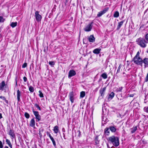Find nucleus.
Returning <instances> with one entry per match:
<instances>
[{
	"label": "nucleus",
	"instance_id": "39448f33",
	"mask_svg": "<svg viewBox=\"0 0 148 148\" xmlns=\"http://www.w3.org/2000/svg\"><path fill=\"white\" fill-rule=\"evenodd\" d=\"M35 16L37 21L39 22L41 21L42 17L41 15L39 14V12L38 11H36L35 12Z\"/></svg>",
	"mask_w": 148,
	"mask_h": 148
},
{
	"label": "nucleus",
	"instance_id": "473e14b6",
	"mask_svg": "<svg viewBox=\"0 0 148 148\" xmlns=\"http://www.w3.org/2000/svg\"><path fill=\"white\" fill-rule=\"evenodd\" d=\"M5 21V19L3 16H0V23H3Z\"/></svg>",
	"mask_w": 148,
	"mask_h": 148
},
{
	"label": "nucleus",
	"instance_id": "dca6fc26",
	"mask_svg": "<svg viewBox=\"0 0 148 148\" xmlns=\"http://www.w3.org/2000/svg\"><path fill=\"white\" fill-rule=\"evenodd\" d=\"M124 21H122L118 23L116 29L117 30H118L120 29L121 26L123 24Z\"/></svg>",
	"mask_w": 148,
	"mask_h": 148
},
{
	"label": "nucleus",
	"instance_id": "f3484780",
	"mask_svg": "<svg viewBox=\"0 0 148 148\" xmlns=\"http://www.w3.org/2000/svg\"><path fill=\"white\" fill-rule=\"evenodd\" d=\"M101 50V49L97 48L95 49L93 51V52L95 54H98L100 53V51Z\"/></svg>",
	"mask_w": 148,
	"mask_h": 148
},
{
	"label": "nucleus",
	"instance_id": "412c9836",
	"mask_svg": "<svg viewBox=\"0 0 148 148\" xmlns=\"http://www.w3.org/2000/svg\"><path fill=\"white\" fill-rule=\"evenodd\" d=\"M109 129L112 132H115L116 130V128L114 126H110L109 127Z\"/></svg>",
	"mask_w": 148,
	"mask_h": 148
},
{
	"label": "nucleus",
	"instance_id": "79ce46f5",
	"mask_svg": "<svg viewBox=\"0 0 148 148\" xmlns=\"http://www.w3.org/2000/svg\"><path fill=\"white\" fill-rule=\"evenodd\" d=\"M47 136H49L50 139L52 137L51 136V134L48 132H47Z\"/></svg>",
	"mask_w": 148,
	"mask_h": 148
},
{
	"label": "nucleus",
	"instance_id": "393cba45",
	"mask_svg": "<svg viewBox=\"0 0 148 148\" xmlns=\"http://www.w3.org/2000/svg\"><path fill=\"white\" fill-rule=\"evenodd\" d=\"M101 76L104 79H106L108 77V75L106 73H103L101 75Z\"/></svg>",
	"mask_w": 148,
	"mask_h": 148
},
{
	"label": "nucleus",
	"instance_id": "6e6d98bb",
	"mask_svg": "<svg viewBox=\"0 0 148 148\" xmlns=\"http://www.w3.org/2000/svg\"><path fill=\"white\" fill-rule=\"evenodd\" d=\"M147 10H146L145 11V12H147Z\"/></svg>",
	"mask_w": 148,
	"mask_h": 148
},
{
	"label": "nucleus",
	"instance_id": "c9c22d12",
	"mask_svg": "<svg viewBox=\"0 0 148 148\" xmlns=\"http://www.w3.org/2000/svg\"><path fill=\"white\" fill-rule=\"evenodd\" d=\"M39 95L40 97L41 98L43 97H44L41 91L40 90H39Z\"/></svg>",
	"mask_w": 148,
	"mask_h": 148
},
{
	"label": "nucleus",
	"instance_id": "f03ea898",
	"mask_svg": "<svg viewBox=\"0 0 148 148\" xmlns=\"http://www.w3.org/2000/svg\"><path fill=\"white\" fill-rule=\"evenodd\" d=\"M109 141L112 143L113 145L116 146H118L119 145V138L117 137L113 136L108 138Z\"/></svg>",
	"mask_w": 148,
	"mask_h": 148
},
{
	"label": "nucleus",
	"instance_id": "f8f14e48",
	"mask_svg": "<svg viewBox=\"0 0 148 148\" xmlns=\"http://www.w3.org/2000/svg\"><path fill=\"white\" fill-rule=\"evenodd\" d=\"M9 134L12 137V139L15 138V136L13 130H10L9 131Z\"/></svg>",
	"mask_w": 148,
	"mask_h": 148
},
{
	"label": "nucleus",
	"instance_id": "603ef678",
	"mask_svg": "<svg viewBox=\"0 0 148 148\" xmlns=\"http://www.w3.org/2000/svg\"><path fill=\"white\" fill-rule=\"evenodd\" d=\"M4 148H9L8 146H5V147Z\"/></svg>",
	"mask_w": 148,
	"mask_h": 148
},
{
	"label": "nucleus",
	"instance_id": "864d4df0",
	"mask_svg": "<svg viewBox=\"0 0 148 148\" xmlns=\"http://www.w3.org/2000/svg\"><path fill=\"white\" fill-rule=\"evenodd\" d=\"M145 101H146V99H145ZM147 102V101H145L144 102H145V103H146Z\"/></svg>",
	"mask_w": 148,
	"mask_h": 148
},
{
	"label": "nucleus",
	"instance_id": "de8ad7c7",
	"mask_svg": "<svg viewBox=\"0 0 148 148\" xmlns=\"http://www.w3.org/2000/svg\"><path fill=\"white\" fill-rule=\"evenodd\" d=\"M0 98L1 99H2L3 100H5V97L3 96H1L0 97Z\"/></svg>",
	"mask_w": 148,
	"mask_h": 148
},
{
	"label": "nucleus",
	"instance_id": "bb28decb",
	"mask_svg": "<svg viewBox=\"0 0 148 148\" xmlns=\"http://www.w3.org/2000/svg\"><path fill=\"white\" fill-rule=\"evenodd\" d=\"M85 95V93L84 91H82L80 93V97L81 98L84 97Z\"/></svg>",
	"mask_w": 148,
	"mask_h": 148
},
{
	"label": "nucleus",
	"instance_id": "0eeeda50",
	"mask_svg": "<svg viewBox=\"0 0 148 148\" xmlns=\"http://www.w3.org/2000/svg\"><path fill=\"white\" fill-rule=\"evenodd\" d=\"M108 8H106L103 10L99 12L97 14V16L98 17H100L102 15L106 13L108 10Z\"/></svg>",
	"mask_w": 148,
	"mask_h": 148
},
{
	"label": "nucleus",
	"instance_id": "c03bdc74",
	"mask_svg": "<svg viewBox=\"0 0 148 148\" xmlns=\"http://www.w3.org/2000/svg\"><path fill=\"white\" fill-rule=\"evenodd\" d=\"M148 81V73L147 75V76L145 78V82H147Z\"/></svg>",
	"mask_w": 148,
	"mask_h": 148
},
{
	"label": "nucleus",
	"instance_id": "8fccbe9b",
	"mask_svg": "<svg viewBox=\"0 0 148 148\" xmlns=\"http://www.w3.org/2000/svg\"><path fill=\"white\" fill-rule=\"evenodd\" d=\"M2 118V114L1 113H0V119H1Z\"/></svg>",
	"mask_w": 148,
	"mask_h": 148
},
{
	"label": "nucleus",
	"instance_id": "a19ab883",
	"mask_svg": "<svg viewBox=\"0 0 148 148\" xmlns=\"http://www.w3.org/2000/svg\"><path fill=\"white\" fill-rule=\"evenodd\" d=\"M144 110L145 112H148V107H145L144 108Z\"/></svg>",
	"mask_w": 148,
	"mask_h": 148
},
{
	"label": "nucleus",
	"instance_id": "2eb2a0df",
	"mask_svg": "<svg viewBox=\"0 0 148 148\" xmlns=\"http://www.w3.org/2000/svg\"><path fill=\"white\" fill-rule=\"evenodd\" d=\"M35 125V121L34 118L32 119L30 122L29 125L32 127H34Z\"/></svg>",
	"mask_w": 148,
	"mask_h": 148
},
{
	"label": "nucleus",
	"instance_id": "e433bc0d",
	"mask_svg": "<svg viewBox=\"0 0 148 148\" xmlns=\"http://www.w3.org/2000/svg\"><path fill=\"white\" fill-rule=\"evenodd\" d=\"M121 64H120L119 66V67L118 68V69H117V72H116V74L117 73H118L120 72L121 69Z\"/></svg>",
	"mask_w": 148,
	"mask_h": 148
},
{
	"label": "nucleus",
	"instance_id": "49530a36",
	"mask_svg": "<svg viewBox=\"0 0 148 148\" xmlns=\"http://www.w3.org/2000/svg\"><path fill=\"white\" fill-rule=\"evenodd\" d=\"M23 79L24 82H26L27 80V78L25 77H23Z\"/></svg>",
	"mask_w": 148,
	"mask_h": 148
},
{
	"label": "nucleus",
	"instance_id": "6ab92c4d",
	"mask_svg": "<svg viewBox=\"0 0 148 148\" xmlns=\"http://www.w3.org/2000/svg\"><path fill=\"white\" fill-rule=\"evenodd\" d=\"M122 89V87H121L119 88H116L115 91L117 92H121Z\"/></svg>",
	"mask_w": 148,
	"mask_h": 148
},
{
	"label": "nucleus",
	"instance_id": "09e8293b",
	"mask_svg": "<svg viewBox=\"0 0 148 148\" xmlns=\"http://www.w3.org/2000/svg\"><path fill=\"white\" fill-rule=\"evenodd\" d=\"M15 82H16V85L17 86V81L16 79V78Z\"/></svg>",
	"mask_w": 148,
	"mask_h": 148
},
{
	"label": "nucleus",
	"instance_id": "9d476101",
	"mask_svg": "<svg viewBox=\"0 0 148 148\" xmlns=\"http://www.w3.org/2000/svg\"><path fill=\"white\" fill-rule=\"evenodd\" d=\"M106 89V87H104L103 88H101L99 90V93L102 97H103L104 95V92Z\"/></svg>",
	"mask_w": 148,
	"mask_h": 148
},
{
	"label": "nucleus",
	"instance_id": "1a4fd4ad",
	"mask_svg": "<svg viewBox=\"0 0 148 148\" xmlns=\"http://www.w3.org/2000/svg\"><path fill=\"white\" fill-rule=\"evenodd\" d=\"M69 99L72 103H73L74 102V93L73 92H70L69 94Z\"/></svg>",
	"mask_w": 148,
	"mask_h": 148
},
{
	"label": "nucleus",
	"instance_id": "a18cd8bd",
	"mask_svg": "<svg viewBox=\"0 0 148 148\" xmlns=\"http://www.w3.org/2000/svg\"><path fill=\"white\" fill-rule=\"evenodd\" d=\"M3 145L1 141H0V148H3Z\"/></svg>",
	"mask_w": 148,
	"mask_h": 148
},
{
	"label": "nucleus",
	"instance_id": "9b49d317",
	"mask_svg": "<svg viewBox=\"0 0 148 148\" xmlns=\"http://www.w3.org/2000/svg\"><path fill=\"white\" fill-rule=\"evenodd\" d=\"M88 40L90 42H93L95 40V38L93 35H91L88 38Z\"/></svg>",
	"mask_w": 148,
	"mask_h": 148
},
{
	"label": "nucleus",
	"instance_id": "f257e3e1",
	"mask_svg": "<svg viewBox=\"0 0 148 148\" xmlns=\"http://www.w3.org/2000/svg\"><path fill=\"white\" fill-rule=\"evenodd\" d=\"M148 34H147L145 35V39L147 41L148 40ZM137 43L142 47H145L147 43V41H146L145 39L143 38H140L137 39L136 40Z\"/></svg>",
	"mask_w": 148,
	"mask_h": 148
},
{
	"label": "nucleus",
	"instance_id": "c85d7f7f",
	"mask_svg": "<svg viewBox=\"0 0 148 148\" xmlns=\"http://www.w3.org/2000/svg\"><path fill=\"white\" fill-rule=\"evenodd\" d=\"M109 128H106L105 130V132L106 134L108 135L109 134Z\"/></svg>",
	"mask_w": 148,
	"mask_h": 148
},
{
	"label": "nucleus",
	"instance_id": "20e7f679",
	"mask_svg": "<svg viewBox=\"0 0 148 148\" xmlns=\"http://www.w3.org/2000/svg\"><path fill=\"white\" fill-rule=\"evenodd\" d=\"M33 112L36 117V118L38 121H39L41 120V116L39 115L38 112L37 111H34V109H32Z\"/></svg>",
	"mask_w": 148,
	"mask_h": 148
},
{
	"label": "nucleus",
	"instance_id": "c756f323",
	"mask_svg": "<svg viewBox=\"0 0 148 148\" xmlns=\"http://www.w3.org/2000/svg\"><path fill=\"white\" fill-rule=\"evenodd\" d=\"M6 142L7 144L9 145V146L11 148H12V145L11 144V143L9 140L7 139L6 140Z\"/></svg>",
	"mask_w": 148,
	"mask_h": 148
},
{
	"label": "nucleus",
	"instance_id": "37998d69",
	"mask_svg": "<svg viewBox=\"0 0 148 148\" xmlns=\"http://www.w3.org/2000/svg\"><path fill=\"white\" fill-rule=\"evenodd\" d=\"M139 54H140L139 52V51H138L137 52V54H136V55L135 56V57H140Z\"/></svg>",
	"mask_w": 148,
	"mask_h": 148
},
{
	"label": "nucleus",
	"instance_id": "6e6552de",
	"mask_svg": "<svg viewBox=\"0 0 148 148\" xmlns=\"http://www.w3.org/2000/svg\"><path fill=\"white\" fill-rule=\"evenodd\" d=\"M76 74L75 71L73 70H70L69 73L68 77L70 78L71 77L75 75Z\"/></svg>",
	"mask_w": 148,
	"mask_h": 148
},
{
	"label": "nucleus",
	"instance_id": "5701e85b",
	"mask_svg": "<svg viewBox=\"0 0 148 148\" xmlns=\"http://www.w3.org/2000/svg\"><path fill=\"white\" fill-rule=\"evenodd\" d=\"M58 126H56L54 127L53 130L57 134L58 131Z\"/></svg>",
	"mask_w": 148,
	"mask_h": 148
},
{
	"label": "nucleus",
	"instance_id": "2f4dec72",
	"mask_svg": "<svg viewBox=\"0 0 148 148\" xmlns=\"http://www.w3.org/2000/svg\"><path fill=\"white\" fill-rule=\"evenodd\" d=\"M50 139L52 141L53 145L54 146H56V142H55L53 138L52 137L51 138H50Z\"/></svg>",
	"mask_w": 148,
	"mask_h": 148
},
{
	"label": "nucleus",
	"instance_id": "4d7b16f0",
	"mask_svg": "<svg viewBox=\"0 0 148 148\" xmlns=\"http://www.w3.org/2000/svg\"><path fill=\"white\" fill-rule=\"evenodd\" d=\"M147 53H148V51H147Z\"/></svg>",
	"mask_w": 148,
	"mask_h": 148
},
{
	"label": "nucleus",
	"instance_id": "3c124183",
	"mask_svg": "<svg viewBox=\"0 0 148 148\" xmlns=\"http://www.w3.org/2000/svg\"><path fill=\"white\" fill-rule=\"evenodd\" d=\"M5 100V101L6 103H8V100H6V99Z\"/></svg>",
	"mask_w": 148,
	"mask_h": 148
},
{
	"label": "nucleus",
	"instance_id": "f704fd0d",
	"mask_svg": "<svg viewBox=\"0 0 148 148\" xmlns=\"http://www.w3.org/2000/svg\"><path fill=\"white\" fill-rule=\"evenodd\" d=\"M29 90L31 92H33L34 91V88L32 86H30L29 87Z\"/></svg>",
	"mask_w": 148,
	"mask_h": 148
},
{
	"label": "nucleus",
	"instance_id": "cd10ccee",
	"mask_svg": "<svg viewBox=\"0 0 148 148\" xmlns=\"http://www.w3.org/2000/svg\"><path fill=\"white\" fill-rule=\"evenodd\" d=\"M119 16V12L117 11L115 12L114 14V17L115 18H117Z\"/></svg>",
	"mask_w": 148,
	"mask_h": 148
},
{
	"label": "nucleus",
	"instance_id": "72a5a7b5",
	"mask_svg": "<svg viewBox=\"0 0 148 148\" xmlns=\"http://www.w3.org/2000/svg\"><path fill=\"white\" fill-rule=\"evenodd\" d=\"M25 117L27 119H29L30 117L29 114L27 112H25L24 114Z\"/></svg>",
	"mask_w": 148,
	"mask_h": 148
},
{
	"label": "nucleus",
	"instance_id": "a878e982",
	"mask_svg": "<svg viewBox=\"0 0 148 148\" xmlns=\"http://www.w3.org/2000/svg\"><path fill=\"white\" fill-rule=\"evenodd\" d=\"M43 130H44V129L43 128H41V129H39V134L40 135V138H42V132H43Z\"/></svg>",
	"mask_w": 148,
	"mask_h": 148
},
{
	"label": "nucleus",
	"instance_id": "b1692460",
	"mask_svg": "<svg viewBox=\"0 0 148 148\" xmlns=\"http://www.w3.org/2000/svg\"><path fill=\"white\" fill-rule=\"evenodd\" d=\"M114 96V94L113 92H112L108 96V98H111V99H112Z\"/></svg>",
	"mask_w": 148,
	"mask_h": 148
},
{
	"label": "nucleus",
	"instance_id": "58836bf2",
	"mask_svg": "<svg viewBox=\"0 0 148 148\" xmlns=\"http://www.w3.org/2000/svg\"><path fill=\"white\" fill-rule=\"evenodd\" d=\"M49 64L51 65H54L55 64L54 62L53 61H49Z\"/></svg>",
	"mask_w": 148,
	"mask_h": 148
},
{
	"label": "nucleus",
	"instance_id": "7c9ffc66",
	"mask_svg": "<svg viewBox=\"0 0 148 148\" xmlns=\"http://www.w3.org/2000/svg\"><path fill=\"white\" fill-rule=\"evenodd\" d=\"M17 23L16 22H12L11 25L10 26L12 27H14L16 26L17 25Z\"/></svg>",
	"mask_w": 148,
	"mask_h": 148
},
{
	"label": "nucleus",
	"instance_id": "a211bd4d",
	"mask_svg": "<svg viewBox=\"0 0 148 148\" xmlns=\"http://www.w3.org/2000/svg\"><path fill=\"white\" fill-rule=\"evenodd\" d=\"M5 85V82L3 81L0 84V90H3Z\"/></svg>",
	"mask_w": 148,
	"mask_h": 148
},
{
	"label": "nucleus",
	"instance_id": "ddd939ff",
	"mask_svg": "<svg viewBox=\"0 0 148 148\" xmlns=\"http://www.w3.org/2000/svg\"><path fill=\"white\" fill-rule=\"evenodd\" d=\"M143 62L145 64V68L147 66H148V58H145L143 60Z\"/></svg>",
	"mask_w": 148,
	"mask_h": 148
},
{
	"label": "nucleus",
	"instance_id": "4c0bfd02",
	"mask_svg": "<svg viewBox=\"0 0 148 148\" xmlns=\"http://www.w3.org/2000/svg\"><path fill=\"white\" fill-rule=\"evenodd\" d=\"M35 106L39 110H41V108L36 103L35 104Z\"/></svg>",
	"mask_w": 148,
	"mask_h": 148
},
{
	"label": "nucleus",
	"instance_id": "4be33fe9",
	"mask_svg": "<svg viewBox=\"0 0 148 148\" xmlns=\"http://www.w3.org/2000/svg\"><path fill=\"white\" fill-rule=\"evenodd\" d=\"M137 126H136L131 128V133H133L135 132L137 129Z\"/></svg>",
	"mask_w": 148,
	"mask_h": 148
},
{
	"label": "nucleus",
	"instance_id": "5fc2aeb1",
	"mask_svg": "<svg viewBox=\"0 0 148 148\" xmlns=\"http://www.w3.org/2000/svg\"><path fill=\"white\" fill-rule=\"evenodd\" d=\"M69 0H66V2H67Z\"/></svg>",
	"mask_w": 148,
	"mask_h": 148
},
{
	"label": "nucleus",
	"instance_id": "aec40b11",
	"mask_svg": "<svg viewBox=\"0 0 148 148\" xmlns=\"http://www.w3.org/2000/svg\"><path fill=\"white\" fill-rule=\"evenodd\" d=\"M94 141L95 143V145H97L99 144V140L98 139V137L96 136V137Z\"/></svg>",
	"mask_w": 148,
	"mask_h": 148
},
{
	"label": "nucleus",
	"instance_id": "ea45409f",
	"mask_svg": "<svg viewBox=\"0 0 148 148\" xmlns=\"http://www.w3.org/2000/svg\"><path fill=\"white\" fill-rule=\"evenodd\" d=\"M27 66V63H24L22 66V67L23 68H25Z\"/></svg>",
	"mask_w": 148,
	"mask_h": 148
},
{
	"label": "nucleus",
	"instance_id": "7ed1b4c3",
	"mask_svg": "<svg viewBox=\"0 0 148 148\" xmlns=\"http://www.w3.org/2000/svg\"><path fill=\"white\" fill-rule=\"evenodd\" d=\"M132 61L134 62L138 65H140L142 64L143 60L142 58L140 57H134Z\"/></svg>",
	"mask_w": 148,
	"mask_h": 148
},
{
	"label": "nucleus",
	"instance_id": "423d86ee",
	"mask_svg": "<svg viewBox=\"0 0 148 148\" xmlns=\"http://www.w3.org/2000/svg\"><path fill=\"white\" fill-rule=\"evenodd\" d=\"M92 23H91L88 25L84 29V30L86 32H89L92 29Z\"/></svg>",
	"mask_w": 148,
	"mask_h": 148
},
{
	"label": "nucleus",
	"instance_id": "4468645a",
	"mask_svg": "<svg viewBox=\"0 0 148 148\" xmlns=\"http://www.w3.org/2000/svg\"><path fill=\"white\" fill-rule=\"evenodd\" d=\"M17 93L18 101H19L20 100V97L21 96V92L19 90H18L17 91Z\"/></svg>",
	"mask_w": 148,
	"mask_h": 148
}]
</instances>
